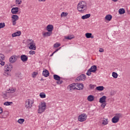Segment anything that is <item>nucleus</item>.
Wrapping results in <instances>:
<instances>
[{"instance_id":"f257e3e1","label":"nucleus","mask_w":130,"mask_h":130,"mask_svg":"<svg viewBox=\"0 0 130 130\" xmlns=\"http://www.w3.org/2000/svg\"><path fill=\"white\" fill-rule=\"evenodd\" d=\"M77 10L80 13H84L87 10V4L85 1H81L77 5Z\"/></svg>"},{"instance_id":"f03ea898","label":"nucleus","mask_w":130,"mask_h":130,"mask_svg":"<svg viewBox=\"0 0 130 130\" xmlns=\"http://www.w3.org/2000/svg\"><path fill=\"white\" fill-rule=\"evenodd\" d=\"M27 42L28 43L29 49H31V50H36V44L34 43V41L32 39H28Z\"/></svg>"},{"instance_id":"7ed1b4c3","label":"nucleus","mask_w":130,"mask_h":130,"mask_svg":"<svg viewBox=\"0 0 130 130\" xmlns=\"http://www.w3.org/2000/svg\"><path fill=\"white\" fill-rule=\"evenodd\" d=\"M46 109V103L45 102L42 103L39 106L38 113H42L44 112Z\"/></svg>"},{"instance_id":"20e7f679","label":"nucleus","mask_w":130,"mask_h":130,"mask_svg":"<svg viewBox=\"0 0 130 130\" xmlns=\"http://www.w3.org/2000/svg\"><path fill=\"white\" fill-rule=\"evenodd\" d=\"M33 103H34V100L28 99L25 101V106L26 108H31L32 105H33Z\"/></svg>"},{"instance_id":"39448f33","label":"nucleus","mask_w":130,"mask_h":130,"mask_svg":"<svg viewBox=\"0 0 130 130\" xmlns=\"http://www.w3.org/2000/svg\"><path fill=\"white\" fill-rule=\"evenodd\" d=\"M87 119V115L85 113L82 114L78 116V121L82 122Z\"/></svg>"},{"instance_id":"423d86ee","label":"nucleus","mask_w":130,"mask_h":130,"mask_svg":"<svg viewBox=\"0 0 130 130\" xmlns=\"http://www.w3.org/2000/svg\"><path fill=\"white\" fill-rule=\"evenodd\" d=\"M86 79V75L82 74L78 76L76 79L75 82H80V81H84Z\"/></svg>"},{"instance_id":"0eeeda50","label":"nucleus","mask_w":130,"mask_h":130,"mask_svg":"<svg viewBox=\"0 0 130 130\" xmlns=\"http://www.w3.org/2000/svg\"><path fill=\"white\" fill-rule=\"evenodd\" d=\"M17 58H16V56L13 55L10 58L9 61L11 62V63H14V62L17 61Z\"/></svg>"},{"instance_id":"6e6552de","label":"nucleus","mask_w":130,"mask_h":130,"mask_svg":"<svg viewBox=\"0 0 130 130\" xmlns=\"http://www.w3.org/2000/svg\"><path fill=\"white\" fill-rule=\"evenodd\" d=\"M20 59L23 62L28 60V56L26 55H21L20 56Z\"/></svg>"},{"instance_id":"1a4fd4ad","label":"nucleus","mask_w":130,"mask_h":130,"mask_svg":"<svg viewBox=\"0 0 130 130\" xmlns=\"http://www.w3.org/2000/svg\"><path fill=\"white\" fill-rule=\"evenodd\" d=\"M53 30V25L52 24H49L47 26V31L48 32H51L52 33V31Z\"/></svg>"},{"instance_id":"9d476101","label":"nucleus","mask_w":130,"mask_h":130,"mask_svg":"<svg viewBox=\"0 0 130 130\" xmlns=\"http://www.w3.org/2000/svg\"><path fill=\"white\" fill-rule=\"evenodd\" d=\"M76 87H78L77 90H83L84 88V84L82 83H76Z\"/></svg>"},{"instance_id":"9b49d317","label":"nucleus","mask_w":130,"mask_h":130,"mask_svg":"<svg viewBox=\"0 0 130 130\" xmlns=\"http://www.w3.org/2000/svg\"><path fill=\"white\" fill-rule=\"evenodd\" d=\"M106 96L104 95L100 99V103H106Z\"/></svg>"},{"instance_id":"f8f14e48","label":"nucleus","mask_w":130,"mask_h":130,"mask_svg":"<svg viewBox=\"0 0 130 130\" xmlns=\"http://www.w3.org/2000/svg\"><path fill=\"white\" fill-rule=\"evenodd\" d=\"M18 12H19V8L18 7H14L11 10L12 14H17Z\"/></svg>"},{"instance_id":"ddd939ff","label":"nucleus","mask_w":130,"mask_h":130,"mask_svg":"<svg viewBox=\"0 0 130 130\" xmlns=\"http://www.w3.org/2000/svg\"><path fill=\"white\" fill-rule=\"evenodd\" d=\"M16 89L14 87H10L8 90H7V93H15L16 92Z\"/></svg>"},{"instance_id":"4468645a","label":"nucleus","mask_w":130,"mask_h":130,"mask_svg":"<svg viewBox=\"0 0 130 130\" xmlns=\"http://www.w3.org/2000/svg\"><path fill=\"white\" fill-rule=\"evenodd\" d=\"M90 71L92 72V73H95L96 71H97V66L93 65L91 67V68L89 69Z\"/></svg>"},{"instance_id":"2eb2a0df","label":"nucleus","mask_w":130,"mask_h":130,"mask_svg":"<svg viewBox=\"0 0 130 130\" xmlns=\"http://www.w3.org/2000/svg\"><path fill=\"white\" fill-rule=\"evenodd\" d=\"M43 76L44 77H48L49 76V72H48V70H45L43 71Z\"/></svg>"},{"instance_id":"dca6fc26","label":"nucleus","mask_w":130,"mask_h":130,"mask_svg":"<svg viewBox=\"0 0 130 130\" xmlns=\"http://www.w3.org/2000/svg\"><path fill=\"white\" fill-rule=\"evenodd\" d=\"M119 121V119H118L115 116L112 119V122H113V123H117Z\"/></svg>"},{"instance_id":"f3484780","label":"nucleus","mask_w":130,"mask_h":130,"mask_svg":"<svg viewBox=\"0 0 130 130\" xmlns=\"http://www.w3.org/2000/svg\"><path fill=\"white\" fill-rule=\"evenodd\" d=\"M22 34V32L21 31H17L16 32L13 33L12 35V37H17V36H20Z\"/></svg>"},{"instance_id":"a211bd4d","label":"nucleus","mask_w":130,"mask_h":130,"mask_svg":"<svg viewBox=\"0 0 130 130\" xmlns=\"http://www.w3.org/2000/svg\"><path fill=\"white\" fill-rule=\"evenodd\" d=\"M51 34H52V32H51L49 31L45 32L43 33V36H44V37H48L50 36V35H51Z\"/></svg>"},{"instance_id":"6ab92c4d","label":"nucleus","mask_w":130,"mask_h":130,"mask_svg":"<svg viewBox=\"0 0 130 130\" xmlns=\"http://www.w3.org/2000/svg\"><path fill=\"white\" fill-rule=\"evenodd\" d=\"M90 17H91V14H87L82 16L81 17V19H82V20H85L86 19H89V18H90Z\"/></svg>"},{"instance_id":"aec40b11","label":"nucleus","mask_w":130,"mask_h":130,"mask_svg":"<svg viewBox=\"0 0 130 130\" xmlns=\"http://www.w3.org/2000/svg\"><path fill=\"white\" fill-rule=\"evenodd\" d=\"M6 70H8V71H12L13 69V66L12 64H10L9 65H7L5 66Z\"/></svg>"},{"instance_id":"412c9836","label":"nucleus","mask_w":130,"mask_h":130,"mask_svg":"<svg viewBox=\"0 0 130 130\" xmlns=\"http://www.w3.org/2000/svg\"><path fill=\"white\" fill-rule=\"evenodd\" d=\"M85 36L86 38H91V39H93V38H94V36H92L91 33L87 32L85 34Z\"/></svg>"},{"instance_id":"4be33fe9","label":"nucleus","mask_w":130,"mask_h":130,"mask_svg":"<svg viewBox=\"0 0 130 130\" xmlns=\"http://www.w3.org/2000/svg\"><path fill=\"white\" fill-rule=\"evenodd\" d=\"M88 101L90 102H92V101H94V96L92 95H90L87 97Z\"/></svg>"},{"instance_id":"5701e85b","label":"nucleus","mask_w":130,"mask_h":130,"mask_svg":"<svg viewBox=\"0 0 130 130\" xmlns=\"http://www.w3.org/2000/svg\"><path fill=\"white\" fill-rule=\"evenodd\" d=\"M12 21H18L19 20V16L18 15H13L12 16Z\"/></svg>"},{"instance_id":"b1692460","label":"nucleus","mask_w":130,"mask_h":130,"mask_svg":"<svg viewBox=\"0 0 130 130\" xmlns=\"http://www.w3.org/2000/svg\"><path fill=\"white\" fill-rule=\"evenodd\" d=\"M111 19H112V16L110 14L107 15L105 17V19L107 20V21H111Z\"/></svg>"},{"instance_id":"393cba45","label":"nucleus","mask_w":130,"mask_h":130,"mask_svg":"<svg viewBox=\"0 0 130 130\" xmlns=\"http://www.w3.org/2000/svg\"><path fill=\"white\" fill-rule=\"evenodd\" d=\"M53 78L54 80H55V81H60V77L57 75H54Z\"/></svg>"},{"instance_id":"a878e982","label":"nucleus","mask_w":130,"mask_h":130,"mask_svg":"<svg viewBox=\"0 0 130 130\" xmlns=\"http://www.w3.org/2000/svg\"><path fill=\"white\" fill-rule=\"evenodd\" d=\"M96 90L98 91H103L104 90V87L103 86H99L96 87Z\"/></svg>"},{"instance_id":"bb28decb","label":"nucleus","mask_w":130,"mask_h":130,"mask_svg":"<svg viewBox=\"0 0 130 130\" xmlns=\"http://www.w3.org/2000/svg\"><path fill=\"white\" fill-rule=\"evenodd\" d=\"M11 71H10L8 70H5V73H4V76H6V77H8V76H10Z\"/></svg>"},{"instance_id":"cd10ccee","label":"nucleus","mask_w":130,"mask_h":130,"mask_svg":"<svg viewBox=\"0 0 130 130\" xmlns=\"http://www.w3.org/2000/svg\"><path fill=\"white\" fill-rule=\"evenodd\" d=\"M115 116L117 117L119 120V118H122L123 116L120 113H117L115 114Z\"/></svg>"},{"instance_id":"c85d7f7f","label":"nucleus","mask_w":130,"mask_h":130,"mask_svg":"<svg viewBox=\"0 0 130 130\" xmlns=\"http://www.w3.org/2000/svg\"><path fill=\"white\" fill-rule=\"evenodd\" d=\"M124 13H125V10L123 8L119 10V14H120V15H122L124 14Z\"/></svg>"},{"instance_id":"c756f323","label":"nucleus","mask_w":130,"mask_h":130,"mask_svg":"<svg viewBox=\"0 0 130 130\" xmlns=\"http://www.w3.org/2000/svg\"><path fill=\"white\" fill-rule=\"evenodd\" d=\"M11 104H13V102H5L4 103V105H5L6 106H10Z\"/></svg>"},{"instance_id":"7c9ffc66","label":"nucleus","mask_w":130,"mask_h":130,"mask_svg":"<svg viewBox=\"0 0 130 130\" xmlns=\"http://www.w3.org/2000/svg\"><path fill=\"white\" fill-rule=\"evenodd\" d=\"M40 97L41 98H45L46 97V95L45 94V93H44V92H41L40 93Z\"/></svg>"},{"instance_id":"2f4dec72","label":"nucleus","mask_w":130,"mask_h":130,"mask_svg":"<svg viewBox=\"0 0 130 130\" xmlns=\"http://www.w3.org/2000/svg\"><path fill=\"white\" fill-rule=\"evenodd\" d=\"M118 75L116 72H113L112 73V77L114 78V79H117V77Z\"/></svg>"},{"instance_id":"473e14b6","label":"nucleus","mask_w":130,"mask_h":130,"mask_svg":"<svg viewBox=\"0 0 130 130\" xmlns=\"http://www.w3.org/2000/svg\"><path fill=\"white\" fill-rule=\"evenodd\" d=\"M16 77L18 79H21V78H22V74H21V73H16Z\"/></svg>"},{"instance_id":"72a5a7b5","label":"nucleus","mask_w":130,"mask_h":130,"mask_svg":"<svg viewBox=\"0 0 130 130\" xmlns=\"http://www.w3.org/2000/svg\"><path fill=\"white\" fill-rule=\"evenodd\" d=\"M5 59V55L3 54L0 53V62L3 61Z\"/></svg>"},{"instance_id":"f704fd0d","label":"nucleus","mask_w":130,"mask_h":130,"mask_svg":"<svg viewBox=\"0 0 130 130\" xmlns=\"http://www.w3.org/2000/svg\"><path fill=\"white\" fill-rule=\"evenodd\" d=\"M103 124H104V125H106V124H108V120L107 119L103 120Z\"/></svg>"},{"instance_id":"c9c22d12","label":"nucleus","mask_w":130,"mask_h":130,"mask_svg":"<svg viewBox=\"0 0 130 130\" xmlns=\"http://www.w3.org/2000/svg\"><path fill=\"white\" fill-rule=\"evenodd\" d=\"M76 85H77V83H72L70 85H69L68 88H73L74 87H76Z\"/></svg>"},{"instance_id":"e433bc0d","label":"nucleus","mask_w":130,"mask_h":130,"mask_svg":"<svg viewBox=\"0 0 130 130\" xmlns=\"http://www.w3.org/2000/svg\"><path fill=\"white\" fill-rule=\"evenodd\" d=\"M24 121H25V120L24 119L20 118L18 119V120L17 121V122H18V123L22 124L23 123V122H24Z\"/></svg>"},{"instance_id":"4c0bfd02","label":"nucleus","mask_w":130,"mask_h":130,"mask_svg":"<svg viewBox=\"0 0 130 130\" xmlns=\"http://www.w3.org/2000/svg\"><path fill=\"white\" fill-rule=\"evenodd\" d=\"M6 27V24H5V22H2L0 23V29H2V28H5Z\"/></svg>"},{"instance_id":"58836bf2","label":"nucleus","mask_w":130,"mask_h":130,"mask_svg":"<svg viewBox=\"0 0 130 130\" xmlns=\"http://www.w3.org/2000/svg\"><path fill=\"white\" fill-rule=\"evenodd\" d=\"M9 94H10V92H8V90H7L6 92H5L3 93V96L4 97L7 98L9 96Z\"/></svg>"},{"instance_id":"ea45409f","label":"nucleus","mask_w":130,"mask_h":130,"mask_svg":"<svg viewBox=\"0 0 130 130\" xmlns=\"http://www.w3.org/2000/svg\"><path fill=\"white\" fill-rule=\"evenodd\" d=\"M61 17L62 18V17H67V16H68V13H66V12H62L61 15Z\"/></svg>"},{"instance_id":"a19ab883","label":"nucleus","mask_w":130,"mask_h":130,"mask_svg":"<svg viewBox=\"0 0 130 130\" xmlns=\"http://www.w3.org/2000/svg\"><path fill=\"white\" fill-rule=\"evenodd\" d=\"M91 73H92L91 70L89 69L86 73L87 76H91Z\"/></svg>"},{"instance_id":"79ce46f5","label":"nucleus","mask_w":130,"mask_h":130,"mask_svg":"<svg viewBox=\"0 0 130 130\" xmlns=\"http://www.w3.org/2000/svg\"><path fill=\"white\" fill-rule=\"evenodd\" d=\"M70 91H73L74 90H77L78 89V88L76 87V86H74L72 88H69Z\"/></svg>"},{"instance_id":"37998d69","label":"nucleus","mask_w":130,"mask_h":130,"mask_svg":"<svg viewBox=\"0 0 130 130\" xmlns=\"http://www.w3.org/2000/svg\"><path fill=\"white\" fill-rule=\"evenodd\" d=\"M59 46H60V44L57 43L54 44V47H55L56 48L57 47H59Z\"/></svg>"},{"instance_id":"c03bdc74","label":"nucleus","mask_w":130,"mask_h":130,"mask_svg":"<svg viewBox=\"0 0 130 130\" xmlns=\"http://www.w3.org/2000/svg\"><path fill=\"white\" fill-rule=\"evenodd\" d=\"M16 5H21L22 4V1L16 0Z\"/></svg>"},{"instance_id":"a18cd8bd","label":"nucleus","mask_w":130,"mask_h":130,"mask_svg":"<svg viewBox=\"0 0 130 130\" xmlns=\"http://www.w3.org/2000/svg\"><path fill=\"white\" fill-rule=\"evenodd\" d=\"M37 72H34L32 74V78H36V76H37Z\"/></svg>"},{"instance_id":"49530a36","label":"nucleus","mask_w":130,"mask_h":130,"mask_svg":"<svg viewBox=\"0 0 130 130\" xmlns=\"http://www.w3.org/2000/svg\"><path fill=\"white\" fill-rule=\"evenodd\" d=\"M74 38L73 37H72L71 36H68L65 38L66 39H68L69 40H71V39H73Z\"/></svg>"},{"instance_id":"de8ad7c7","label":"nucleus","mask_w":130,"mask_h":130,"mask_svg":"<svg viewBox=\"0 0 130 130\" xmlns=\"http://www.w3.org/2000/svg\"><path fill=\"white\" fill-rule=\"evenodd\" d=\"M29 54H30L31 55H33V54H35V51H30L29 52Z\"/></svg>"},{"instance_id":"09e8293b","label":"nucleus","mask_w":130,"mask_h":130,"mask_svg":"<svg viewBox=\"0 0 130 130\" xmlns=\"http://www.w3.org/2000/svg\"><path fill=\"white\" fill-rule=\"evenodd\" d=\"M58 50H59V49H56L55 51H54L52 54L50 55V56H53V54L54 53H55L56 52H57V51H58Z\"/></svg>"},{"instance_id":"8fccbe9b","label":"nucleus","mask_w":130,"mask_h":130,"mask_svg":"<svg viewBox=\"0 0 130 130\" xmlns=\"http://www.w3.org/2000/svg\"><path fill=\"white\" fill-rule=\"evenodd\" d=\"M89 88H90V89H94L95 88V85L93 84H90Z\"/></svg>"},{"instance_id":"3c124183","label":"nucleus","mask_w":130,"mask_h":130,"mask_svg":"<svg viewBox=\"0 0 130 130\" xmlns=\"http://www.w3.org/2000/svg\"><path fill=\"white\" fill-rule=\"evenodd\" d=\"M102 104L101 105V107H103V108H104L105 106H106V103H102Z\"/></svg>"},{"instance_id":"603ef678","label":"nucleus","mask_w":130,"mask_h":130,"mask_svg":"<svg viewBox=\"0 0 130 130\" xmlns=\"http://www.w3.org/2000/svg\"><path fill=\"white\" fill-rule=\"evenodd\" d=\"M56 84H57V85H60L61 84H62V81H58L56 82Z\"/></svg>"},{"instance_id":"864d4df0","label":"nucleus","mask_w":130,"mask_h":130,"mask_svg":"<svg viewBox=\"0 0 130 130\" xmlns=\"http://www.w3.org/2000/svg\"><path fill=\"white\" fill-rule=\"evenodd\" d=\"M99 52H104V49H103V48H100Z\"/></svg>"},{"instance_id":"5fc2aeb1","label":"nucleus","mask_w":130,"mask_h":130,"mask_svg":"<svg viewBox=\"0 0 130 130\" xmlns=\"http://www.w3.org/2000/svg\"><path fill=\"white\" fill-rule=\"evenodd\" d=\"M12 24H13V26H15V25H16V24H17V22L15 20H12Z\"/></svg>"},{"instance_id":"6e6d98bb","label":"nucleus","mask_w":130,"mask_h":130,"mask_svg":"<svg viewBox=\"0 0 130 130\" xmlns=\"http://www.w3.org/2000/svg\"><path fill=\"white\" fill-rule=\"evenodd\" d=\"M0 62V64H1V66H5V61H1Z\"/></svg>"},{"instance_id":"4d7b16f0","label":"nucleus","mask_w":130,"mask_h":130,"mask_svg":"<svg viewBox=\"0 0 130 130\" xmlns=\"http://www.w3.org/2000/svg\"><path fill=\"white\" fill-rule=\"evenodd\" d=\"M3 113V108H0V114Z\"/></svg>"},{"instance_id":"13d9d810","label":"nucleus","mask_w":130,"mask_h":130,"mask_svg":"<svg viewBox=\"0 0 130 130\" xmlns=\"http://www.w3.org/2000/svg\"><path fill=\"white\" fill-rule=\"evenodd\" d=\"M113 2H114V3H116V2H118V0H112Z\"/></svg>"},{"instance_id":"bf43d9fd","label":"nucleus","mask_w":130,"mask_h":130,"mask_svg":"<svg viewBox=\"0 0 130 130\" xmlns=\"http://www.w3.org/2000/svg\"><path fill=\"white\" fill-rule=\"evenodd\" d=\"M46 0H39V2H45Z\"/></svg>"}]
</instances>
